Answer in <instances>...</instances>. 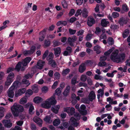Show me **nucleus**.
<instances>
[{"label": "nucleus", "mask_w": 130, "mask_h": 130, "mask_svg": "<svg viewBox=\"0 0 130 130\" xmlns=\"http://www.w3.org/2000/svg\"><path fill=\"white\" fill-rule=\"evenodd\" d=\"M119 53L117 49L115 50L111 54L110 58L113 62L117 63H122L125 59V54L123 52Z\"/></svg>", "instance_id": "nucleus-1"}, {"label": "nucleus", "mask_w": 130, "mask_h": 130, "mask_svg": "<svg viewBox=\"0 0 130 130\" xmlns=\"http://www.w3.org/2000/svg\"><path fill=\"white\" fill-rule=\"evenodd\" d=\"M12 114L14 117L19 116L20 113L23 112L24 109L23 107L16 103H14L11 108Z\"/></svg>", "instance_id": "nucleus-2"}, {"label": "nucleus", "mask_w": 130, "mask_h": 130, "mask_svg": "<svg viewBox=\"0 0 130 130\" xmlns=\"http://www.w3.org/2000/svg\"><path fill=\"white\" fill-rule=\"evenodd\" d=\"M54 55L52 52H50L48 55L46 59L48 61V64L51 65L53 67H55L56 66V63L55 61L53 59Z\"/></svg>", "instance_id": "nucleus-3"}, {"label": "nucleus", "mask_w": 130, "mask_h": 130, "mask_svg": "<svg viewBox=\"0 0 130 130\" xmlns=\"http://www.w3.org/2000/svg\"><path fill=\"white\" fill-rule=\"evenodd\" d=\"M18 82L17 81L14 82L13 84V88L11 87L10 88L7 92L8 96L10 98H12L14 96V89L15 87L18 85Z\"/></svg>", "instance_id": "nucleus-4"}, {"label": "nucleus", "mask_w": 130, "mask_h": 130, "mask_svg": "<svg viewBox=\"0 0 130 130\" xmlns=\"http://www.w3.org/2000/svg\"><path fill=\"white\" fill-rule=\"evenodd\" d=\"M64 110L65 111L67 112L69 115L71 116L74 115L75 112V109L73 107H71V108L70 107H66L64 108Z\"/></svg>", "instance_id": "nucleus-5"}, {"label": "nucleus", "mask_w": 130, "mask_h": 130, "mask_svg": "<svg viewBox=\"0 0 130 130\" xmlns=\"http://www.w3.org/2000/svg\"><path fill=\"white\" fill-rule=\"evenodd\" d=\"M76 39L77 38L75 36H73L72 37H69L68 39V43L71 46H73L74 43L76 41Z\"/></svg>", "instance_id": "nucleus-6"}, {"label": "nucleus", "mask_w": 130, "mask_h": 130, "mask_svg": "<svg viewBox=\"0 0 130 130\" xmlns=\"http://www.w3.org/2000/svg\"><path fill=\"white\" fill-rule=\"evenodd\" d=\"M2 123L4 126L7 128H10L12 126V123L10 120H3Z\"/></svg>", "instance_id": "nucleus-7"}, {"label": "nucleus", "mask_w": 130, "mask_h": 130, "mask_svg": "<svg viewBox=\"0 0 130 130\" xmlns=\"http://www.w3.org/2000/svg\"><path fill=\"white\" fill-rule=\"evenodd\" d=\"M47 29H44L43 30L40 31L39 34L40 36L39 38V40L40 41H43L45 38L46 35V33Z\"/></svg>", "instance_id": "nucleus-8"}, {"label": "nucleus", "mask_w": 130, "mask_h": 130, "mask_svg": "<svg viewBox=\"0 0 130 130\" xmlns=\"http://www.w3.org/2000/svg\"><path fill=\"white\" fill-rule=\"evenodd\" d=\"M55 96L54 95L49 99H47V100L48 101L51 105H55L56 103V101L55 99Z\"/></svg>", "instance_id": "nucleus-9"}, {"label": "nucleus", "mask_w": 130, "mask_h": 130, "mask_svg": "<svg viewBox=\"0 0 130 130\" xmlns=\"http://www.w3.org/2000/svg\"><path fill=\"white\" fill-rule=\"evenodd\" d=\"M95 23V20L92 17L89 16L88 18L87 24L89 26H92Z\"/></svg>", "instance_id": "nucleus-10"}, {"label": "nucleus", "mask_w": 130, "mask_h": 130, "mask_svg": "<svg viewBox=\"0 0 130 130\" xmlns=\"http://www.w3.org/2000/svg\"><path fill=\"white\" fill-rule=\"evenodd\" d=\"M26 91L25 88H22L19 90L17 92H15V96L18 97L24 94Z\"/></svg>", "instance_id": "nucleus-11"}, {"label": "nucleus", "mask_w": 130, "mask_h": 130, "mask_svg": "<svg viewBox=\"0 0 130 130\" xmlns=\"http://www.w3.org/2000/svg\"><path fill=\"white\" fill-rule=\"evenodd\" d=\"M33 120L40 127L42 126V121L40 118L37 117H35L34 118Z\"/></svg>", "instance_id": "nucleus-12"}, {"label": "nucleus", "mask_w": 130, "mask_h": 130, "mask_svg": "<svg viewBox=\"0 0 130 130\" xmlns=\"http://www.w3.org/2000/svg\"><path fill=\"white\" fill-rule=\"evenodd\" d=\"M54 54L56 57H59L61 53V49L59 47H57L54 48Z\"/></svg>", "instance_id": "nucleus-13"}, {"label": "nucleus", "mask_w": 130, "mask_h": 130, "mask_svg": "<svg viewBox=\"0 0 130 130\" xmlns=\"http://www.w3.org/2000/svg\"><path fill=\"white\" fill-rule=\"evenodd\" d=\"M45 63V61H44L39 60L38 61L37 63V66L36 65L34 66V68H36L38 67L39 69H41L42 68Z\"/></svg>", "instance_id": "nucleus-14"}, {"label": "nucleus", "mask_w": 130, "mask_h": 130, "mask_svg": "<svg viewBox=\"0 0 130 130\" xmlns=\"http://www.w3.org/2000/svg\"><path fill=\"white\" fill-rule=\"evenodd\" d=\"M63 53V55L65 56L70 55L72 52V48L70 46H68Z\"/></svg>", "instance_id": "nucleus-15"}, {"label": "nucleus", "mask_w": 130, "mask_h": 130, "mask_svg": "<svg viewBox=\"0 0 130 130\" xmlns=\"http://www.w3.org/2000/svg\"><path fill=\"white\" fill-rule=\"evenodd\" d=\"M31 60V59L30 57H26L24 59L23 61L22 62V65L24 66H26Z\"/></svg>", "instance_id": "nucleus-16"}, {"label": "nucleus", "mask_w": 130, "mask_h": 130, "mask_svg": "<svg viewBox=\"0 0 130 130\" xmlns=\"http://www.w3.org/2000/svg\"><path fill=\"white\" fill-rule=\"evenodd\" d=\"M60 108V106L59 105H55L52 107L51 110L54 113L57 114L58 113Z\"/></svg>", "instance_id": "nucleus-17"}, {"label": "nucleus", "mask_w": 130, "mask_h": 130, "mask_svg": "<svg viewBox=\"0 0 130 130\" xmlns=\"http://www.w3.org/2000/svg\"><path fill=\"white\" fill-rule=\"evenodd\" d=\"M95 94L93 91H91L90 92L89 95V99L90 101H92L93 100L95 99Z\"/></svg>", "instance_id": "nucleus-18"}, {"label": "nucleus", "mask_w": 130, "mask_h": 130, "mask_svg": "<svg viewBox=\"0 0 130 130\" xmlns=\"http://www.w3.org/2000/svg\"><path fill=\"white\" fill-rule=\"evenodd\" d=\"M86 66L84 64L82 63L81 65H80L79 68V71L81 73H83L84 71L86 70Z\"/></svg>", "instance_id": "nucleus-19"}, {"label": "nucleus", "mask_w": 130, "mask_h": 130, "mask_svg": "<svg viewBox=\"0 0 130 130\" xmlns=\"http://www.w3.org/2000/svg\"><path fill=\"white\" fill-rule=\"evenodd\" d=\"M51 105L47 100L45 101L44 103L41 104V106L42 107L45 108H49L51 107Z\"/></svg>", "instance_id": "nucleus-20"}, {"label": "nucleus", "mask_w": 130, "mask_h": 130, "mask_svg": "<svg viewBox=\"0 0 130 130\" xmlns=\"http://www.w3.org/2000/svg\"><path fill=\"white\" fill-rule=\"evenodd\" d=\"M70 87L68 85L66 86V89L63 93V94L65 96H67L69 94Z\"/></svg>", "instance_id": "nucleus-21"}, {"label": "nucleus", "mask_w": 130, "mask_h": 130, "mask_svg": "<svg viewBox=\"0 0 130 130\" xmlns=\"http://www.w3.org/2000/svg\"><path fill=\"white\" fill-rule=\"evenodd\" d=\"M82 16L83 18H86L88 15V12L87 9L84 8L82 10Z\"/></svg>", "instance_id": "nucleus-22"}, {"label": "nucleus", "mask_w": 130, "mask_h": 130, "mask_svg": "<svg viewBox=\"0 0 130 130\" xmlns=\"http://www.w3.org/2000/svg\"><path fill=\"white\" fill-rule=\"evenodd\" d=\"M34 102L36 103H39L42 102L43 101L42 98L39 96L35 97L34 99Z\"/></svg>", "instance_id": "nucleus-23"}, {"label": "nucleus", "mask_w": 130, "mask_h": 130, "mask_svg": "<svg viewBox=\"0 0 130 130\" xmlns=\"http://www.w3.org/2000/svg\"><path fill=\"white\" fill-rule=\"evenodd\" d=\"M109 22L107 21L106 19H104L102 20L101 22V25L103 27H107Z\"/></svg>", "instance_id": "nucleus-24"}, {"label": "nucleus", "mask_w": 130, "mask_h": 130, "mask_svg": "<svg viewBox=\"0 0 130 130\" xmlns=\"http://www.w3.org/2000/svg\"><path fill=\"white\" fill-rule=\"evenodd\" d=\"M51 115H49V116H47L44 118V120L45 122L51 123L52 122V121L51 120Z\"/></svg>", "instance_id": "nucleus-25"}, {"label": "nucleus", "mask_w": 130, "mask_h": 130, "mask_svg": "<svg viewBox=\"0 0 130 130\" xmlns=\"http://www.w3.org/2000/svg\"><path fill=\"white\" fill-rule=\"evenodd\" d=\"M67 24V21H58L57 23V25L59 26L61 25H62L64 26H66Z\"/></svg>", "instance_id": "nucleus-26"}, {"label": "nucleus", "mask_w": 130, "mask_h": 130, "mask_svg": "<svg viewBox=\"0 0 130 130\" xmlns=\"http://www.w3.org/2000/svg\"><path fill=\"white\" fill-rule=\"evenodd\" d=\"M22 63L20 61L16 65L15 69L18 71L19 72L20 70Z\"/></svg>", "instance_id": "nucleus-27"}, {"label": "nucleus", "mask_w": 130, "mask_h": 130, "mask_svg": "<svg viewBox=\"0 0 130 130\" xmlns=\"http://www.w3.org/2000/svg\"><path fill=\"white\" fill-rule=\"evenodd\" d=\"M31 89L33 92L35 93H37L38 91V85H34L32 87Z\"/></svg>", "instance_id": "nucleus-28"}, {"label": "nucleus", "mask_w": 130, "mask_h": 130, "mask_svg": "<svg viewBox=\"0 0 130 130\" xmlns=\"http://www.w3.org/2000/svg\"><path fill=\"white\" fill-rule=\"evenodd\" d=\"M122 8L123 11L125 12H127L129 10V8L126 4L122 5Z\"/></svg>", "instance_id": "nucleus-29"}, {"label": "nucleus", "mask_w": 130, "mask_h": 130, "mask_svg": "<svg viewBox=\"0 0 130 130\" xmlns=\"http://www.w3.org/2000/svg\"><path fill=\"white\" fill-rule=\"evenodd\" d=\"M60 123V119H55L53 121V124L54 126H58Z\"/></svg>", "instance_id": "nucleus-30"}, {"label": "nucleus", "mask_w": 130, "mask_h": 130, "mask_svg": "<svg viewBox=\"0 0 130 130\" xmlns=\"http://www.w3.org/2000/svg\"><path fill=\"white\" fill-rule=\"evenodd\" d=\"M62 89L60 87L57 88L55 91V93L58 96L60 95Z\"/></svg>", "instance_id": "nucleus-31"}, {"label": "nucleus", "mask_w": 130, "mask_h": 130, "mask_svg": "<svg viewBox=\"0 0 130 130\" xmlns=\"http://www.w3.org/2000/svg\"><path fill=\"white\" fill-rule=\"evenodd\" d=\"M129 33V30L127 29H126L125 30L123 34V37L125 38L127 37Z\"/></svg>", "instance_id": "nucleus-32"}, {"label": "nucleus", "mask_w": 130, "mask_h": 130, "mask_svg": "<svg viewBox=\"0 0 130 130\" xmlns=\"http://www.w3.org/2000/svg\"><path fill=\"white\" fill-rule=\"evenodd\" d=\"M107 42L109 45H112L114 43L113 39L110 37L108 38L107 40Z\"/></svg>", "instance_id": "nucleus-33"}, {"label": "nucleus", "mask_w": 130, "mask_h": 130, "mask_svg": "<svg viewBox=\"0 0 130 130\" xmlns=\"http://www.w3.org/2000/svg\"><path fill=\"white\" fill-rule=\"evenodd\" d=\"M114 48H112L107 51L105 52L104 54V55L106 56L109 55L114 50Z\"/></svg>", "instance_id": "nucleus-34"}, {"label": "nucleus", "mask_w": 130, "mask_h": 130, "mask_svg": "<svg viewBox=\"0 0 130 130\" xmlns=\"http://www.w3.org/2000/svg\"><path fill=\"white\" fill-rule=\"evenodd\" d=\"M93 62L90 60H87L85 61L84 63H83L86 66L91 65L93 64Z\"/></svg>", "instance_id": "nucleus-35"}, {"label": "nucleus", "mask_w": 130, "mask_h": 130, "mask_svg": "<svg viewBox=\"0 0 130 130\" xmlns=\"http://www.w3.org/2000/svg\"><path fill=\"white\" fill-rule=\"evenodd\" d=\"M21 83L22 84L27 85V86H28L30 84L28 80L25 79H23Z\"/></svg>", "instance_id": "nucleus-36"}, {"label": "nucleus", "mask_w": 130, "mask_h": 130, "mask_svg": "<svg viewBox=\"0 0 130 130\" xmlns=\"http://www.w3.org/2000/svg\"><path fill=\"white\" fill-rule=\"evenodd\" d=\"M33 93V92L30 89H29L25 93V94L26 96L27 97H29L32 95Z\"/></svg>", "instance_id": "nucleus-37"}, {"label": "nucleus", "mask_w": 130, "mask_h": 130, "mask_svg": "<svg viewBox=\"0 0 130 130\" xmlns=\"http://www.w3.org/2000/svg\"><path fill=\"white\" fill-rule=\"evenodd\" d=\"M23 54L25 56H27L32 54L30 50L24 51L23 52Z\"/></svg>", "instance_id": "nucleus-38"}, {"label": "nucleus", "mask_w": 130, "mask_h": 130, "mask_svg": "<svg viewBox=\"0 0 130 130\" xmlns=\"http://www.w3.org/2000/svg\"><path fill=\"white\" fill-rule=\"evenodd\" d=\"M7 80L5 83V85L7 86H8L10 85L11 83L13 82L12 79H10L7 78Z\"/></svg>", "instance_id": "nucleus-39"}, {"label": "nucleus", "mask_w": 130, "mask_h": 130, "mask_svg": "<svg viewBox=\"0 0 130 130\" xmlns=\"http://www.w3.org/2000/svg\"><path fill=\"white\" fill-rule=\"evenodd\" d=\"M34 109V108L32 105H31L30 106L29 110V113L30 115H32L34 112H33V110Z\"/></svg>", "instance_id": "nucleus-40"}, {"label": "nucleus", "mask_w": 130, "mask_h": 130, "mask_svg": "<svg viewBox=\"0 0 130 130\" xmlns=\"http://www.w3.org/2000/svg\"><path fill=\"white\" fill-rule=\"evenodd\" d=\"M125 21L124 19L122 17L119 19L118 22L121 25L123 26Z\"/></svg>", "instance_id": "nucleus-41"}, {"label": "nucleus", "mask_w": 130, "mask_h": 130, "mask_svg": "<svg viewBox=\"0 0 130 130\" xmlns=\"http://www.w3.org/2000/svg\"><path fill=\"white\" fill-rule=\"evenodd\" d=\"M27 101V99L26 98H22L20 100V103L21 104H24Z\"/></svg>", "instance_id": "nucleus-42"}, {"label": "nucleus", "mask_w": 130, "mask_h": 130, "mask_svg": "<svg viewBox=\"0 0 130 130\" xmlns=\"http://www.w3.org/2000/svg\"><path fill=\"white\" fill-rule=\"evenodd\" d=\"M70 72V69L69 68H67L63 70L62 72V74L64 75H66Z\"/></svg>", "instance_id": "nucleus-43"}, {"label": "nucleus", "mask_w": 130, "mask_h": 130, "mask_svg": "<svg viewBox=\"0 0 130 130\" xmlns=\"http://www.w3.org/2000/svg\"><path fill=\"white\" fill-rule=\"evenodd\" d=\"M82 11L81 9H77L75 15L76 17H77L78 15H81L82 13Z\"/></svg>", "instance_id": "nucleus-44"}, {"label": "nucleus", "mask_w": 130, "mask_h": 130, "mask_svg": "<svg viewBox=\"0 0 130 130\" xmlns=\"http://www.w3.org/2000/svg\"><path fill=\"white\" fill-rule=\"evenodd\" d=\"M77 77L76 76H75L73 77L71 80V84L75 85L77 82Z\"/></svg>", "instance_id": "nucleus-45"}, {"label": "nucleus", "mask_w": 130, "mask_h": 130, "mask_svg": "<svg viewBox=\"0 0 130 130\" xmlns=\"http://www.w3.org/2000/svg\"><path fill=\"white\" fill-rule=\"evenodd\" d=\"M61 4L63 7L64 8H66L68 7V4L67 2L65 0L61 2Z\"/></svg>", "instance_id": "nucleus-46"}, {"label": "nucleus", "mask_w": 130, "mask_h": 130, "mask_svg": "<svg viewBox=\"0 0 130 130\" xmlns=\"http://www.w3.org/2000/svg\"><path fill=\"white\" fill-rule=\"evenodd\" d=\"M93 35L91 34H88L86 37V40L87 41H90L92 38Z\"/></svg>", "instance_id": "nucleus-47"}, {"label": "nucleus", "mask_w": 130, "mask_h": 130, "mask_svg": "<svg viewBox=\"0 0 130 130\" xmlns=\"http://www.w3.org/2000/svg\"><path fill=\"white\" fill-rule=\"evenodd\" d=\"M51 44V41L49 40H45L44 42V44L45 46L46 47L49 46Z\"/></svg>", "instance_id": "nucleus-48"}, {"label": "nucleus", "mask_w": 130, "mask_h": 130, "mask_svg": "<svg viewBox=\"0 0 130 130\" xmlns=\"http://www.w3.org/2000/svg\"><path fill=\"white\" fill-rule=\"evenodd\" d=\"M106 64V63L105 61H100L98 64L99 66L102 67L105 66Z\"/></svg>", "instance_id": "nucleus-49"}, {"label": "nucleus", "mask_w": 130, "mask_h": 130, "mask_svg": "<svg viewBox=\"0 0 130 130\" xmlns=\"http://www.w3.org/2000/svg\"><path fill=\"white\" fill-rule=\"evenodd\" d=\"M48 53V50H46L45 51L43 55L42 58L43 59H44L47 57Z\"/></svg>", "instance_id": "nucleus-50"}, {"label": "nucleus", "mask_w": 130, "mask_h": 130, "mask_svg": "<svg viewBox=\"0 0 130 130\" xmlns=\"http://www.w3.org/2000/svg\"><path fill=\"white\" fill-rule=\"evenodd\" d=\"M75 13V11L74 9H71L69 13V15L70 16L73 15Z\"/></svg>", "instance_id": "nucleus-51"}, {"label": "nucleus", "mask_w": 130, "mask_h": 130, "mask_svg": "<svg viewBox=\"0 0 130 130\" xmlns=\"http://www.w3.org/2000/svg\"><path fill=\"white\" fill-rule=\"evenodd\" d=\"M36 47L34 46H32L30 48V51L32 54L36 50Z\"/></svg>", "instance_id": "nucleus-52"}, {"label": "nucleus", "mask_w": 130, "mask_h": 130, "mask_svg": "<svg viewBox=\"0 0 130 130\" xmlns=\"http://www.w3.org/2000/svg\"><path fill=\"white\" fill-rule=\"evenodd\" d=\"M69 33L70 35H73L75 34L76 32V30H73L71 28H70L69 29Z\"/></svg>", "instance_id": "nucleus-53"}, {"label": "nucleus", "mask_w": 130, "mask_h": 130, "mask_svg": "<svg viewBox=\"0 0 130 130\" xmlns=\"http://www.w3.org/2000/svg\"><path fill=\"white\" fill-rule=\"evenodd\" d=\"M87 78V77L86 75H82L80 78L81 80L83 82H85Z\"/></svg>", "instance_id": "nucleus-54"}, {"label": "nucleus", "mask_w": 130, "mask_h": 130, "mask_svg": "<svg viewBox=\"0 0 130 130\" xmlns=\"http://www.w3.org/2000/svg\"><path fill=\"white\" fill-rule=\"evenodd\" d=\"M104 88L103 89H100L98 91V92L99 93H100L101 96L102 97L104 94Z\"/></svg>", "instance_id": "nucleus-55"}, {"label": "nucleus", "mask_w": 130, "mask_h": 130, "mask_svg": "<svg viewBox=\"0 0 130 130\" xmlns=\"http://www.w3.org/2000/svg\"><path fill=\"white\" fill-rule=\"evenodd\" d=\"M101 30L100 28L99 27H97L96 28V30L95 32V33L98 34L101 32Z\"/></svg>", "instance_id": "nucleus-56"}, {"label": "nucleus", "mask_w": 130, "mask_h": 130, "mask_svg": "<svg viewBox=\"0 0 130 130\" xmlns=\"http://www.w3.org/2000/svg\"><path fill=\"white\" fill-rule=\"evenodd\" d=\"M111 29L113 30H115L119 28L118 26L116 25H111L110 27Z\"/></svg>", "instance_id": "nucleus-57"}, {"label": "nucleus", "mask_w": 130, "mask_h": 130, "mask_svg": "<svg viewBox=\"0 0 130 130\" xmlns=\"http://www.w3.org/2000/svg\"><path fill=\"white\" fill-rule=\"evenodd\" d=\"M112 15L113 17L114 18H116L119 16V13L117 12H113L112 13Z\"/></svg>", "instance_id": "nucleus-58"}, {"label": "nucleus", "mask_w": 130, "mask_h": 130, "mask_svg": "<svg viewBox=\"0 0 130 130\" xmlns=\"http://www.w3.org/2000/svg\"><path fill=\"white\" fill-rule=\"evenodd\" d=\"M59 43L58 41L55 40H54L53 41V45L54 47H55L58 46L59 45Z\"/></svg>", "instance_id": "nucleus-59"}, {"label": "nucleus", "mask_w": 130, "mask_h": 130, "mask_svg": "<svg viewBox=\"0 0 130 130\" xmlns=\"http://www.w3.org/2000/svg\"><path fill=\"white\" fill-rule=\"evenodd\" d=\"M14 74L13 72L10 73L9 74L7 77L8 78H9L10 79H12L14 78Z\"/></svg>", "instance_id": "nucleus-60"}, {"label": "nucleus", "mask_w": 130, "mask_h": 130, "mask_svg": "<svg viewBox=\"0 0 130 130\" xmlns=\"http://www.w3.org/2000/svg\"><path fill=\"white\" fill-rule=\"evenodd\" d=\"M79 111L83 115H86L87 113V111L86 110H82L79 109Z\"/></svg>", "instance_id": "nucleus-61"}, {"label": "nucleus", "mask_w": 130, "mask_h": 130, "mask_svg": "<svg viewBox=\"0 0 130 130\" xmlns=\"http://www.w3.org/2000/svg\"><path fill=\"white\" fill-rule=\"evenodd\" d=\"M84 31L83 29H81L79 31L77 32V36H79V35H83L84 33Z\"/></svg>", "instance_id": "nucleus-62"}, {"label": "nucleus", "mask_w": 130, "mask_h": 130, "mask_svg": "<svg viewBox=\"0 0 130 130\" xmlns=\"http://www.w3.org/2000/svg\"><path fill=\"white\" fill-rule=\"evenodd\" d=\"M105 108H106V109L108 111H110L111 110V108H112V106L110 104H108L106 105L105 106Z\"/></svg>", "instance_id": "nucleus-63"}, {"label": "nucleus", "mask_w": 130, "mask_h": 130, "mask_svg": "<svg viewBox=\"0 0 130 130\" xmlns=\"http://www.w3.org/2000/svg\"><path fill=\"white\" fill-rule=\"evenodd\" d=\"M55 77L57 79H59L60 77V74L58 72H55L54 74Z\"/></svg>", "instance_id": "nucleus-64"}]
</instances>
